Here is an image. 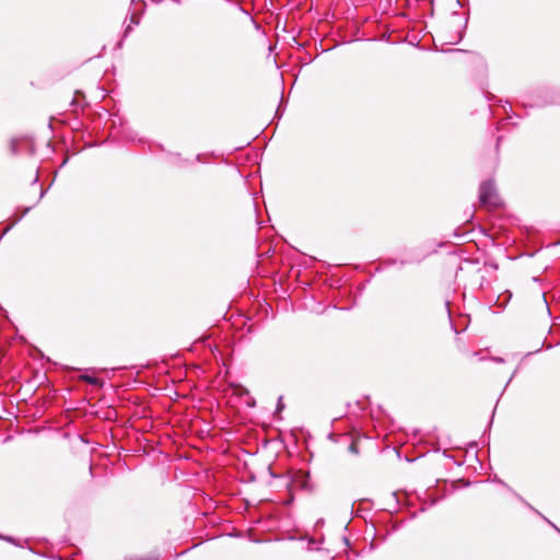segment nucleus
<instances>
[{
  "instance_id": "f257e3e1",
  "label": "nucleus",
  "mask_w": 560,
  "mask_h": 560,
  "mask_svg": "<svg viewBox=\"0 0 560 560\" xmlns=\"http://www.w3.org/2000/svg\"><path fill=\"white\" fill-rule=\"evenodd\" d=\"M381 412L380 406L377 413L375 412L369 396L363 395L352 402V454L359 453L358 443L361 440L369 442L372 450H377V445L372 441L374 439L372 429Z\"/></svg>"
},
{
  "instance_id": "f03ea898",
  "label": "nucleus",
  "mask_w": 560,
  "mask_h": 560,
  "mask_svg": "<svg viewBox=\"0 0 560 560\" xmlns=\"http://www.w3.org/2000/svg\"><path fill=\"white\" fill-rule=\"evenodd\" d=\"M405 521L397 522L394 520L393 513L389 514V521L384 524V533L383 528H377L373 520L371 518L370 522L361 523L364 525V534L363 537L365 540L370 539V550H373L375 548L374 541L376 539H380L381 541H384L390 534L398 530Z\"/></svg>"
},
{
  "instance_id": "7ed1b4c3",
  "label": "nucleus",
  "mask_w": 560,
  "mask_h": 560,
  "mask_svg": "<svg viewBox=\"0 0 560 560\" xmlns=\"http://www.w3.org/2000/svg\"><path fill=\"white\" fill-rule=\"evenodd\" d=\"M446 479H438L434 487L428 488L422 494L417 493L416 498L421 503L420 513L427 511L428 506H433L447 497Z\"/></svg>"
},
{
  "instance_id": "20e7f679",
  "label": "nucleus",
  "mask_w": 560,
  "mask_h": 560,
  "mask_svg": "<svg viewBox=\"0 0 560 560\" xmlns=\"http://www.w3.org/2000/svg\"><path fill=\"white\" fill-rule=\"evenodd\" d=\"M372 502L369 500H359L352 502V537L361 534L360 523L370 522Z\"/></svg>"
},
{
  "instance_id": "39448f33",
  "label": "nucleus",
  "mask_w": 560,
  "mask_h": 560,
  "mask_svg": "<svg viewBox=\"0 0 560 560\" xmlns=\"http://www.w3.org/2000/svg\"><path fill=\"white\" fill-rule=\"evenodd\" d=\"M478 199L482 206H491L495 208L501 206V200L499 198L497 187L492 178H488L481 182L479 186Z\"/></svg>"
},
{
  "instance_id": "423d86ee",
  "label": "nucleus",
  "mask_w": 560,
  "mask_h": 560,
  "mask_svg": "<svg viewBox=\"0 0 560 560\" xmlns=\"http://www.w3.org/2000/svg\"><path fill=\"white\" fill-rule=\"evenodd\" d=\"M536 103L533 106L545 107L560 105V88H541L535 92Z\"/></svg>"
},
{
  "instance_id": "0eeeda50",
  "label": "nucleus",
  "mask_w": 560,
  "mask_h": 560,
  "mask_svg": "<svg viewBox=\"0 0 560 560\" xmlns=\"http://www.w3.org/2000/svg\"><path fill=\"white\" fill-rule=\"evenodd\" d=\"M392 497L395 500L396 506H399L400 509H410L413 506V502L410 500L407 493L400 497L398 491H394L392 492Z\"/></svg>"
},
{
  "instance_id": "6e6552de",
  "label": "nucleus",
  "mask_w": 560,
  "mask_h": 560,
  "mask_svg": "<svg viewBox=\"0 0 560 560\" xmlns=\"http://www.w3.org/2000/svg\"><path fill=\"white\" fill-rule=\"evenodd\" d=\"M512 299V292L510 290H505L501 294L498 295L494 305L498 306L500 310H504L506 305L510 303Z\"/></svg>"
},
{
  "instance_id": "1a4fd4ad",
  "label": "nucleus",
  "mask_w": 560,
  "mask_h": 560,
  "mask_svg": "<svg viewBox=\"0 0 560 560\" xmlns=\"http://www.w3.org/2000/svg\"><path fill=\"white\" fill-rule=\"evenodd\" d=\"M468 21H469V11L464 13L463 24L460 25V28L457 33V38H456V40L451 42V44H458L459 42H462L464 39L466 30H467V25H468Z\"/></svg>"
},
{
  "instance_id": "9d476101",
  "label": "nucleus",
  "mask_w": 560,
  "mask_h": 560,
  "mask_svg": "<svg viewBox=\"0 0 560 560\" xmlns=\"http://www.w3.org/2000/svg\"><path fill=\"white\" fill-rule=\"evenodd\" d=\"M471 232L472 230H466L464 226H458L454 230L453 236L456 238H465Z\"/></svg>"
},
{
  "instance_id": "9b49d317",
  "label": "nucleus",
  "mask_w": 560,
  "mask_h": 560,
  "mask_svg": "<svg viewBox=\"0 0 560 560\" xmlns=\"http://www.w3.org/2000/svg\"><path fill=\"white\" fill-rule=\"evenodd\" d=\"M451 483H452L453 490H455L457 488V486H460L463 488H468L471 485V482L469 480L464 479V478L453 480Z\"/></svg>"
},
{
  "instance_id": "f8f14e48",
  "label": "nucleus",
  "mask_w": 560,
  "mask_h": 560,
  "mask_svg": "<svg viewBox=\"0 0 560 560\" xmlns=\"http://www.w3.org/2000/svg\"><path fill=\"white\" fill-rule=\"evenodd\" d=\"M514 495L517 498L520 502H522L526 508H528L530 511H533L535 514L538 512L537 509H535L528 501H526L521 494L513 491Z\"/></svg>"
},
{
  "instance_id": "ddd939ff",
  "label": "nucleus",
  "mask_w": 560,
  "mask_h": 560,
  "mask_svg": "<svg viewBox=\"0 0 560 560\" xmlns=\"http://www.w3.org/2000/svg\"><path fill=\"white\" fill-rule=\"evenodd\" d=\"M502 107H503L504 113L508 116L506 119H511L512 115L517 117V115L513 113L512 106L508 101L504 103V105ZM518 118H521V117L518 116Z\"/></svg>"
},
{
  "instance_id": "4468645a",
  "label": "nucleus",
  "mask_w": 560,
  "mask_h": 560,
  "mask_svg": "<svg viewBox=\"0 0 560 560\" xmlns=\"http://www.w3.org/2000/svg\"><path fill=\"white\" fill-rule=\"evenodd\" d=\"M423 258H424V256L419 257V258L413 259V260L400 259L399 261L397 260V262L399 264L400 267H404L407 264H411V262L420 264L423 260Z\"/></svg>"
},
{
  "instance_id": "2eb2a0df",
  "label": "nucleus",
  "mask_w": 560,
  "mask_h": 560,
  "mask_svg": "<svg viewBox=\"0 0 560 560\" xmlns=\"http://www.w3.org/2000/svg\"><path fill=\"white\" fill-rule=\"evenodd\" d=\"M445 306H446V310H447L448 317L452 320L451 302L448 300L445 301ZM451 326H452V329L455 331V334H459V331L457 330L456 326L452 322H451Z\"/></svg>"
},
{
  "instance_id": "dca6fc26",
  "label": "nucleus",
  "mask_w": 560,
  "mask_h": 560,
  "mask_svg": "<svg viewBox=\"0 0 560 560\" xmlns=\"http://www.w3.org/2000/svg\"><path fill=\"white\" fill-rule=\"evenodd\" d=\"M483 95H485V97H486V100H487L488 102H492V101H498V102H500V103L502 102L501 100H498V98H497V96H494V95H493L492 93H490L489 91L483 90Z\"/></svg>"
},
{
  "instance_id": "f3484780",
  "label": "nucleus",
  "mask_w": 560,
  "mask_h": 560,
  "mask_svg": "<svg viewBox=\"0 0 560 560\" xmlns=\"http://www.w3.org/2000/svg\"><path fill=\"white\" fill-rule=\"evenodd\" d=\"M492 481L495 482V483H499V485H501L503 487H506L509 490H511L513 492V490L501 478H499L498 476H494Z\"/></svg>"
},
{
  "instance_id": "a211bd4d",
  "label": "nucleus",
  "mask_w": 560,
  "mask_h": 560,
  "mask_svg": "<svg viewBox=\"0 0 560 560\" xmlns=\"http://www.w3.org/2000/svg\"><path fill=\"white\" fill-rule=\"evenodd\" d=\"M517 371H518V369L516 368V369L514 370V372L512 373L511 377L508 380V382H506V384H505V386H504V388H503V390H502V393H501L500 397L503 395L504 390L506 389V387L509 386V384L512 382V380H513V378H514V376L516 375Z\"/></svg>"
},
{
  "instance_id": "6ab92c4d",
  "label": "nucleus",
  "mask_w": 560,
  "mask_h": 560,
  "mask_svg": "<svg viewBox=\"0 0 560 560\" xmlns=\"http://www.w3.org/2000/svg\"><path fill=\"white\" fill-rule=\"evenodd\" d=\"M485 267H490L493 270H497L499 268L498 264L495 261H485Z\"/></svg>"
},
{
  "instance_id": "aec40b11",
  "label": "nucleus",
  "mask_w": 560,
  "mask_h": 560,
  "mask_svg": "<svg viewBox=\"0 0 560 560\" xmlns=\"http://www.w3.org/2000/svg\"><path fill=\"white\" fill-rule=\"evenodd\" d=\"M369 1L370 0H352V7L364 5L369 3Z\"/></svg>"
},
{
  "instance_id": "412c9836",
  "label": "nucleus",
  "mask_w": 560,
  "mask_h": 560,
  "mask_svg": "<svg viewBox=\"0 0 560 560\" xmlns=\"http://www.w3.org/2000/svg\"><path fill=\"white\" fill-rule=\"evenodd\" d=\"M495 409H497V407H494V408H493V410H492L491 419H490V421H489V423H488V427H487L486 431L483 432V435L486 434V432H487V431H489V430H490V428H491V425H492L493 417H494V413H495Z\"/></svg>"
},
{
  "instance_id": "4be33fe9",
  "label": "nucleus",
  "mask_w": 560,
  "mask_h": 560,
  "mask_svg": "<svg viewBox=\"0 0 560 560\" xmlns=\"http://www.w3.org/2000/svg\"><path fill=\"white\" fill-rule=\"evenodd\" d=\"M396 264H397V259H395V258H389V259H387V260L384 262V265H385L386 267H388V266H394V265H396Z\"/></svg>"
},
{
  "instance_id": "5701e85b",
  "label": "nucleus",
  "mask_w": 560,
  "mask_h": 560,
  "mask_svg": "<svg viewBox=\"0 0 560 560\" xmlns=\"http://www.w3.org/2000/svg\"><path fill=\"white\" fill-rule=\"evenodd\" d=\"M540 518H542L549 526H550V523H552L548 517H546L541 512H537L536 513Z\"/></svg>"
},
{
  "instance_id": "b1692460",
  "label": "nucleus",
  "mask_w": 560,
  "mask_h": 560,
  "mask_svg": "<svg viewBox=\"0 0 560 560\" xmlns=\"http://www.w3.org/2000/svg\"><path fill=\"white\" fill-rule=\"evenodd\" d=\"M468 3H469V0H457V4H458L460 8H466V7H468Z\"/></svg>"
},
{
  "instance_id": "393cba45",
  "label": "nucleus",
  "mask_w": 560,
  "mask_h": 560,
  "mask_svg": "<svg viewBox=\"0 0 560 560\" xmlns=\"http://www.w3.org/2000/svg\"><path fill=\"white\" fill-rule=\"evenodd\" d=\"M465 262L467 264H471V265H478L479 264V259L478 258H468V259H465Z\"/></svg>"
},
{
  "instance_id": "a878e982",
  "label": "nucleus",
  "mask_w": 560,
  "mask_h": 560,
  "mask_svg": "<svg viewBox=\"0 0 560 560\" xmlns=\"http://www.w3.org/2000/svg\"><path fill=\"white\" fill-rule=\"evenodd\" d=\"M491 360H492L493 362H495V363H503V362H504V359H503V358H501V357H493Z\"/></svg>"
},
{
  "instance_id": "bb28decb",
  "label": "nucleus",
  "mask_w": 560,
  "mask_h": 560,
  "mask_svg": "<svg viewBox=\"0 0 560 560\" xmlns=\"http://www.w3.org/2000/svg\"><path fill=\"white\" fill-rule=\"evenodd\" d=\"M550 527L553 528L560 535V528L555 523H550Z\"/></svg>"
},
{
  "instance_id": "cd10ccee",
  "label": "nucleus",
  "mask_w": 560,
  "mask_h": 560,
  "mask_svg": "<svg viewBox=\"0 0 560 560\" xmlns=\"http://www.w3.org/2000/svg\"><path fill=\"white\" fill-rule=\"evenodd\" d=\"M86 380L92 383V384H95L97 385L98 384V381L96 378H91V377H86Z\"/></svg>"
},
{
  "instance_id": "c85d7f7f",
  "label": "nucleus",
  "mask_w": 560,
  "mask_h": 560,
  "mask_svg": "<svg viewBox=\"0 0 560 560\" xmlns=\"http://www.w3.org/2000/svg\"><path fill=\"white\" fill-rule=\"evenodd\" d=\"M501 140H502V137H501V136H499V137L497 138V143H495V149H497V151L499 150V145H500Z\"/></svg>"
},
{
  "instance_id": "c756f323",
  "label": "nucleus",
  "mask_w": 560,
  "mask_h": 560,
  "mask_svg": "<svg viewBox=\"0 0 560 560\" xmlns=\"http://www.w3.org/2000/svg\"><path fill=\"white\" fill-rule=\"evenodd\" d=\"M351 552H352V556H359L360 555L359 552H357L355 546L353 544H352Z\"/></svg>"
},
{
  "instance_id": "7c9ffc66",
  "label": "nucleus",
  "mask_w": 560,
  "mask_h": 560,
  "mask_svg": "<svg viewBox=\"0 0 560 560\" xmlns=\"http://www.w3.org/2000/svg\"><path fill=\"white\" fill-rule=\"evenodd\" d=\"M447 244H448V242H439V243L436 244V246H438V247H444V246H446Z\"/></svg>"
},
{
  "instance_id": "2f4dec72",
  "label": "nucleus",
  "mask_w": 560,
  "mask_h": 560,
  "mask_svg": "<svg viewBox=\"0 0 560 560\" xmlns=\"http://www.w3.org/2000/svg\"><path fill=\"white\" fill-rule=\"evenodd\" d=\"M370 281V278L364 282L362 283L360 287H359V291H363L364 290V287H365V283Z\"/></svg>"
},
{
  "instance_id": "473e14b6",
  "label": "nucleus",
  "mask_w": 560,
  "mask_h": 560,
  "mask_svg": "<svg viewBox=\"0 0 560 560\" xmlns=\"http://www.w3.org/2000/svg\"><path fill=\"white\" fill-rule=\"evenodd\" d=\"M539 351H540V349H537L535 351H529V352L526 353V357H529L532 354L538 353Z\"/></svg>"
},
{
  "instance_id": "72a5a7b5",
  "label": "nucleus",
  "mask_w": 560,
  "mask_h": 560,
  "mask_svg": "<svg viewBox=\"0 0 560 560\" xmlns=\"http://www.w3.org/2000/svg\"><path fill=\"white\" fill-rule=\"evenodd\" d=\"M534 282H541V278L539 276L533 277Z\"/></svg>"
},
{
  "instance_id": "f704fd0d",
  "label": "nucleus",
  "mask_w": 560,
  "mask_h": 560,
  "mask_svg": "<svg viewBox=\"0 0 560 560\" xmlns=\"http://www.w3.org/2000/svg\"><path fill=\"white\" fill-rule=\"evenodd\" d=\"M443 456L454 459V457L452 455H448L446 451H443Z\"/></svg>"
},
{
  "instance_id": "c9c22d12",
  "label": "nucleus",
  "mask_w": 560,
  "mask_h": 560,
  "mask_svg": "<svg viewBox=\"0 0 560 560\" xmlns=\"http://www.w3.org/2000/svg\"><path fill=\"white\" fill-rule=\"evenodd\" d=\"M417 515H418V512H413V513H411V514H410V520L416 518V517H417Z\"/></svg>"
},
{
  "instance_id": "e433bc0d",
  "label": "nucleus",
  "mask_w": 560,
  "mask_h": 560,
  "mask_svg": "<svg viewBox=\"0 0 560 560\" xmlns=\"http://www.w3.org/2000/svg\"><path fill=\"white\" fill-rule=\"evenodd\" d=\"M358 39H359V38H355V34H354V32L352 31V38H351V42L353 43V42H355V40H358Z\"/></svg>"
},
{
  "instance_id": "4c0bfd02",
  "label": "nucleus",
  "mask_w": 560,
  "mask_h": 560,
  "mask_svg": "<svg viewBox=\"0 0 560 560\" xmlns=\"http://www.w3.org/2000/svg\"><path fill=\"white\" fill-rule=\"evenodd\" d=\"M351 268H352V271H354V270H358V269H359V266H357V265L352 264V265H351Z\"/></svg>"
},
{
  "instance_id": "58836bf2",
  "label": "nucleus",
  "mask_w": 560,
  "mask_h": 560,
  "mask_svg": "<svg viewBox=\"0 0 560 560\" xmlns=\"http://www.w3.org/2000/svg\"><path fill=\"white\" fill-rule=\"evenodd\" d=\"M485 280H486V278L482 276V277H481V282H480V288H482V287H483V284H485Z\"/></svg>"
},
{
  "instance_id": "ea45409f",
  "label": "nucleus",
  "mask_w": 560,
  "mask_h": 560,
  "mask_svg": "<svg viewBox=\"0 0 560 560\" xmlns=\"http://www.w3.org/2000/svg\"><path fill=\"white\" fill-rule=\"evenodd\" d=\"M542 299H544V301H545V303H546V305H547V308L549 310V307H548V303H547V300H546V294H545V293H542Z\"/></svg>"
},
{
  "instance_id": "a19ab883",
  "label": "nucleus",
  "mask_w": 560,
  "mask_h": 560,
  "mask_svg": "<svg viewBox=\"0 0 560 560\" xmlns=\"http://www.w3.org/2000/svg\"><path fill=\"white\" fill-rule=\"evenodd\" d=\"M469 446H470V447H477V442H471V443L469 444Z\"/></svg>"
},
{
  "instance_id": "79ce46f5",
  "label": "nucleus",
  "mask_w": 560,
  "mask_h": 560,
  "mask_svg": "<svg viewBox=\"0 0 560 560\" xmlns=\"http://www.w3.org/2000/svg\"><path fill=\"white\" fill-rule=\"evenodd\" d=\"M448 52L460 51V49H447Z\"/></svg>"
},
{
  "instance_id": "37998d69",
  "label": "nucleus",
  "mask_w": 560,
  "mask_h": 560,
  "mask_svg": "<svg viewBox=\"0 0 560 560\" xmlns=\"http://www.w3.org/2000/svg\"><path fill=\"white\" fill-rule=\"evenodd\" d=\"M454 463L457 465V466H462L464 464V462H456L454 460Z\"/></svg>"
},
{
  "instance_id": "c03bdc74",
  "label": "nucleus",
  "mask_w": 560,
  "mask_h": 560,
  "mask_svg": "<svg viewBox=\"0 0 560 560\" xmlns=\"http://www.w3.org/2000/svg\"><path fill=\"white\" fill-rule=\"evenodd\" d=\"M535 254H537V250H534V253L527 254L529 257H533Z\"/></svg>"
},
{
  "instance_id": "a18cd8bd",
  "label": "nucleus",
  "mask_w": 560,
  "mask_h": 560,
  "mask_svg": "<svg viewBox=\"0 0 560 560\" xmlns=\"http://www.w3.org/2000/svg\"><path fill=\"white\" fill-rule=\"evenodd\" d=\"M535 254H537V250H534V253L527 254L529 257H533Z\"/></svg>"
},
{
  "instance_id": "49530a36",
  "label": "nucleus",
  "mask_w": 560,
  "mask_h": 560,
  "mask_svg": "<svg viewBox=\"0 0 560 560\" xmlns=\"http://www.w3.org/2000/svg\"><path fill=\"white\" fill-rule=\"evenodd\" d=\"M453 16H460V14L458 12H453Z\"/></svg>"
},
{
  "instance_id": "de8ad7c7",
  "label": "nucleus",
  "mask_w": 560,
  "mask_h": 560,
  "mask_svg": "<svg viewBox=\"0 0 560 560\" xmlns=\"http://www.w3.org/2000/svg\"><path fill=\"white\" fill-rule=\"evenodd\" d=\"M557 243H552V244H549L547 247H552V246H556Z\"/></svg>"
},
{
  "instance_id": "09e8293b",
  "label": "nucleus",
  "mask_w": 560,
  "mask_h": 560,
  "mask_svg": "<svg viewBox=\"0 0 560 560\" xmlns=\"http://www.w3.org/2000/svg\"><path fill=\"white\" fill-rule=\"evenodd\" d=\"M354 304H355V301H354V299L352 298V302H351L352 307L354 306Z\"/></svg>"
},
{
  "instance_id": "8fccbe9b",
  "label": "nucleus",
  "mask_w": 560,
  "mask_h": 560,
  "mask_svg": "<svg viewBox=\"0 0 560 560\" xmlns=\"http://www.w3.org/2000/svg\"><path fill=\"white\" fill-rule=\"evenodd\" d=\"M436 252H438V249H436V248H434V249H432L430 253H431V254H433V253H436Z\"/></svg>"
}]
</instances>
